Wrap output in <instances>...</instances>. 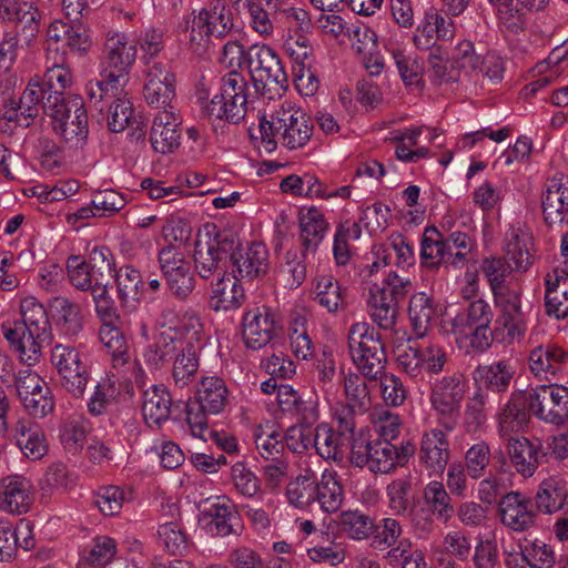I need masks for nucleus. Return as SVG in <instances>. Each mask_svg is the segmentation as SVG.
Returning <instances> with one entry per match:
<instances>
[{
  "label": "nucleus",
  "mask_w": 568,
  "mask_h": 568,
  "mask_svg": "<svg viewBox=\"0 0 568 568\" xmlns=\"http://www.w3.org/2000/svg\"><path fill=\"white\" fill-rule=\"evenodd\" d=\"M452 497L442 481L432 480L423 489L422 500L409 509L414 529L423 535L434 531L438 520L447 524L454 516Z\"/></svg>",
  "instance_id": "obj_8"
},
{
  "label": "nucleus",
  "mask_w": 568,
  "mask_h": 568,
  "mask_svg": "<svg viewBox=\"0 0 568 568\" xmlns=\"http://www.w3.org/2000/svg\"><path fill=\"white\" fill-rule=\"evenodd\" d=\"M232 28V13L223 0H213L185 19L190 49L197 54L206 52L213 37L222 39Z\"/></svg>",
  "instance_id": "obj_2"
},
{
  "label": "nucleus",
  "mask_w": 568,
  "mask_h": 568,
  "mask_svg": "<svg viewBox=\"0 0 568 568\" xmlns=\"http://www.w3.org/2000/svg\"><path fill=\"white\" fill-rule=\"evenodd\" d=\"M34 501V488L22 475H10L0 481V509L8 514L22 515Z\"/></svg>",
  "instance_id": "obj_23"
},
{
  "label": "nucleus",
  "mask_w": 568,
  "mask_h": 568,
  "mask_svg": "<svg viewBox=\"0 0 568 568\" xmlns=\"http://www.w3.org/2000/svg\"><path fill=\"white\" fill-rule=\"evenodd\" d=\"M531 415L538 420L560 426L568 420V388L558 384L526 389Z\"/></svg>",
  "instance_id": "obj_11"
},
{
  "label": "nucleus",
  "mask_w": 568,
  "mask_h": 568,
  "mask_svg": "<svg viewBox=\"0 0 568 568\" xmlns=\"http://www.w3.org/2000/svg\"><path fill=\"white\" fill-rule=\"evenodd\" d=\"M233 272L240 278L252 281L266 274L268 268V251L262 243L253 242L243 245L233 233V247L227 253Z\"/></svg>",
  "instance_id": "obj_19"
},
{
  "label": "nucleus",
  "mask_w": 568,
  "mask_h": 568,
  "mask_svg": "<svg viewBox=\"0 0 568 568\" xmlns=\"http://www.w3.org/2000/svg\"><path fill=\"white\" fill-rule=\"evenodd\" d=\"M343 385L351 410L364 413L371 404L369 392L365 381L358 374L349 373L343 377Z\"/></svg>",
  "instance_id": "obj_59"
},
{
  "label": "nucleus",
  "mask_w": 568,
  "mask_h": 568,
  "mask_svg": "<svg viewBox=\"0 0 568 568\" xmlns=\"http://www.w3.org/2000/svg\"><path fill=\"white\" fill-rule=\"evenodd\" d=\"M474 247V241L466 233L453 232L444 239L436 227L428 226L422 241L420 257L432 267L445 264L463 268L470 261Z\"/></svg>",
  "instance_id": "obj_4"
},
{
  "label": "nucleus",
  "mask_w": 568,
  "mask_h": 568,
  "mask_svg": "<svg viewBox=\"0 0 568 568\" xmlns=\"http://www.w3.org/2000/svg\"><path fill=\"white\" fill-rule=\"evenodd\" d=\"M183 345L171 331L156 332L143 351L144 363L150 369H162L173 361Z\"/></svg>",
  "instance_id": "obj_32"
},
{
  "label": "nucleus",
  "mask_w": 568,
  "mask_h": 568,
  "mask_svg": "<svg viewBox=\"0 0 568 568\" xmlns=\"http://www.w3.org/2000/svg\"><path fill=\"white\" fill-rule=\"evenodd\" d=\"M504 440L511 466L523 477H531L547 456L538 440L531 442L524 436H513Z\"/></svg>",
  "instance_id": "obj_26"
},
{
  "label": "nucleus",
  "mask_w": 568,
  "mask_h": 568,
  "mask_svg": "<svg viewBox=\"0 0 568 568\" xmlns=\"http://www.w3.org/2000/svg\"><path fill=\"white\" fill-rule=\"evenodd\" d=\"M403 528L395 518H383L378 523L374 521V534L371 536L372 547L385 551L396 542L402 540Z\"/></svg>",
  "instance_id": "obj_61"
},
{
  "label": "nucleus",
  "mask_w": 568,
  "mask_h": 568,
  "mask_svg": "<svg viewBox=\"0 0 568 568\" xmlns=\"http://www.w3.org/2000/svg\"><path fill=\"white\" fill-rule=\"evenodd\" d=\"M367 305L372 321L381 329L392 331L394 328L398 315L397 303L387 297L385 291L371 287Z\"/></svg>",
  "instance_id": "obj_44"
},
{
  "label": "nucleus",
  "mask_w": 568,
  "mask_h": 568,
  "mask_svg": "<svg viewBox=\"0 0 568 568\" xmlns=\"http://www.w3.org/2000/svg\"><path fill=\"white\" fill-rule=\"evenodd\" d=\"M535 504L539 511L554 514L568 508V493L554 481H544L538 488Z\"/></svg>",
  "instance_id": "obj_56"
},
{
  "label": "nucleus",
  "mask_w": 568,
  "mask_h": 568,
  "mask_svg": "<svg viewBox=\"0 0 568 568\" xmlns=\"http://www.w3.org/2000/svg\"><path fill=\"white\" fill-rule=\"evenodd\" d=\"M159 538L164 549L173 556L186 554L190 542L185 531L176 523H165L159 527Z\"/></svg>",
  "instance_id": "obj_64"
},
{
  "label": "nucleus",
  "mask_w": 568,
  "mask_h": 568,
  "mask_svg": "<svg viewBox=\"0 0 568 568\" xmlns=\"http://www.w3.org/2000/svg\"><path fill=\"white\" fill-rule=\"evenodd\" d=\"M138 57L134 41L125 32L109 29L102 37V54L100 68L115 80L129 79L130 70Z\"/></svg>",
  "instance_id": "obj_13"
},
{
  "label": "nucleus",
  "mask_w": 568,
  "mask_h": 568,
  "mask_svg": "<svg viewBox=\"0 0 568 568\" xmlns=\"http://www.w3.org/2000/svg\"><path fill=\"white\" fill-rule=\"evenodd\" d=\"M450 459V444L443 429L433 428L422 436L418 460L429 477L444 474Z\"/></svg>",
  "instance_id": "obj_21"
},
{
  "label": "nucleus",
  "mask_w": 568,
  "mask_h": 568,
  "mask_svg": "<svg viewBox=\"0 0 568 568\" xmlns=\"http://www.w3.org/2000/svg\"><path fill=\"white\" fill-rule=\"evenodd\" d=\"M172 395L162 385H153L143 393L142 413L150 426H161L170 418Z\"/></svg>",
  "instance_id": "obj_38"
},
{
  "label": "nucleus",
  "mask_w": 568,
  "mask_h": 568,
  "mask_svg": "<svg viewBox=\"0 0 568 568\" xmlns=\"http://www.w3.org/2000/svg\"><path fill=\"white\" fill-rule=\"evenodd\" d=\"M1 329L10 348L18 354L22 362L32 365L39 359L43 343L30 334L26 324L20 321L7 322L1 325Z\"/></svg>",
  "instance_id": "obj_31"
},
{
  "label": "nucleus",
  "mask_w": 568,
  "mask_h": 568,
  "mask_svg": "<svg viewBox=\"0 0 568 568\" xmlns=\"http://www.w3.org/2000/svg\"><path fill=\"white\" fill-rule=\"evenodd\" d=\"M435 310L426 293H416L410 297L408 315L416 338H423L430 329Z\"/></svg>",
  "instance_id": "obj_48"
},
{
  "label": "nucleus",
  "mask_w": 568,
  "mask_h": 568,
  "mask_svg": "<svg viewBox=\"0 0 568 568\" xmlns=\"http://www.w3.org/2000/svg\"><path fill=\"white\" fill-rule=\"evenodd\" d=\"M50 359L62 387L73 397H82L90 379L89 365L82 354L73 346L57 344Z\"/></svg>",
  "instance_id": "obj_12"
},
{
  "label": "nucleus",
  "mask_w": 568,
  "mask_h": 568,
  "mask_svg": "<svg viewBox=\"0 0 568 568\" xmlns=\"http://www.w3.org/2000/svg\"><path fill=\"white\" fill-rule=\"evenodd\" d=\"M282 328L281 316L265 305L246 311L242 320L243 341L251 349H261L270 344Z\"/></svg>",
  "instance_id": "obj_14"
},
{
  "label": "nucleus",
  "mask_w": 568,
  "mask_h": 568,
  "mask_svg": "<svg viewBox=\"0 0 568 568\" xmlns=\"http://www.w3.org/2000/svg\"><path fill=\"white\" fill-rule=\"evenodd\" d=\"M467 381L460 373L437 378L430 386L429 403L443 427L452 432L460 415Z\"/></svg>",
  "instance_id": "obj_9"
},
{
  "label": "nucleus",
  "mask_w": 568,
  "mask_h": 568,
  "mask_svg": "<svg viewBox=\"0 0 568 568\" xmlns=\"http://www.w3.org/2000/svg\"><path fill=\"white\" fill-rule=\"evenodd\" d=\"M528 367L539 381L559 379L568 374V349L551 342L535 346L528 355Z\"/></svg>",
  "instance_id": "obj_18"
},
{
  "label": "nucleus",
  "mask_w": 568,
  "mask_h": 568,
  "mask_svg": "<svg viewBox=\"0 0 568 568\" xmlns=\"http://www.w3.org/2000/svg\"><path fill=\"white\" fill-rule=\"evenodd\" d=\"M531 412L526 390H515L497 414V432L501 439L513 437L530 423Z\"/></svg>",
  "instance_id": "obj_24"
},
{
  "label": "nucleus",
  "mask_w": 568,
  "mask_h": 568,
  "mask_svg": "<svg viewBox=\"0 0 568 568\" xmlns=\"http://www.w3.org/2000/svg\"><path fill=\"white\" fill-rule=\"evenodd\" d=\"M291 348L294 355L301 359H308L314 354V346L306 328V320L302 316L294 317L288 327Z\"/></svg>",
  "instance_id": "obj_63"
},
{
  "label": "nucleus",
  "mask_w": 568,
  "mask_h": 568,
  "mask_svg": "<svg viewBox=\"0 0 568 568\" xmlns=\"http://www.w3.org/2000/svg\"><path fill=\"white\" fill-rule=\"evenodd\" d=\"M494 317L491 306L483 298L474 300L468 307L458 313L453 322V331L455 334H464L466 329L473 326H489Z\"/></svg>",
  "instance_id": "obj_45"
},
{
  "label": "nucleus",
  "mask_w": 568,
  "mask_h": 568,
  "mask_svg": "<svg viewBox=\"0 0 568 568\" xmlns=\"http://www.w3.org/2000/svg\"><path fill=\"white\" fill-rule=\"evenodd\" d=\"M317 489L316 501L325 513H335L341 508L344 494L335 471L325 470L317 483Z\"/></svg>",
  "instance_id": "obj_54"
},
{
  "label": "nucleus",
  "mask_w": 568,
  "mask_h": 568,
  "mask_svg": "<svg viewBox=\"0 0 568 568\" xmlns=\"http://www.w3.org/2000/svg\"><path fill=\"white\" fill-rule=\"evenodd\" d=\"M317 477L314 470L305 468L286 485V498L296 508H306L318 497Z\"/></svg>",
  "instance_id": "obj_42"
},
{
  "label": "nucleus",
  "mask_w": 568,
  "mask_h": 568,
  "mask_svg": "<svg viewBox=\"0 0 568 568\" xmlns=\"http://www.w3.org/2000/svg\"><path fill=\"white\" fill-rule=\"evenodd\" d=\"M57 324L68 336H77L83 327L80 305L69 298L58 296L52 302Z\"/></svg>",
  "instance_id": "obj_50"
},
{
  "label": "nucleus",
  "mask_w": 568,
  "mask_h": 568,
  "mask_svg": "<svg viewBox=\"0 0 568 568\" xmlns=\"http://www.w3.org/2000/svg\"><path fill=\"white\" fill-rule=\"evenodd\" d=\"M206 515L211 518L209 528L212 534L220 537L240 534L239 514L229 503L212 504L206 510Z\"/></svg>",
  "instance_id": "obj_46"
},
{
  "label": "nucleus",
  "mask_w": 568,
  "mask_h": 568,
  "mask_svg": "<svg viewBox=\"0 0 568 568\" xmlns=\"http://www.w3.org/2000/svg\"><path fill=\"white\" fill-rule=\"evenodd\" d=\"M500 523L511 531L524 532L536 525L537 514L529 497L519 491H509L498 501Z\"/></svg>",
  "instance_id": "obj_20"
},
{
  "label": "nucleus",
  "mask_w": 568,
  "mask_h": 568,
  "mask_svg": "<svg viewBox=\"0 0 568 568\" xmlns=\"http://www.w3.org/2000/svg\"><path fill=\"white\" fill-rule=\"evenodd\" d=\"M68 276L71 284L80 291H89L92 295L95 312L99 318L114 316L115 306L109 294V280H98L95 268L81 256L73 255L67 262Z\"/></svg>",
  "instance_id": "obj_10"
},
{
  "label": "nucleus",
  "mask_w": 568,
  "mask_h": 568,
  "mask_svg": "<svg viewBox=\"0 0 568 568\" xmlns=\"http://www.w3.org/2000/svg\"><path fill=\"white\" fill-rule=\"evenodd\" d=\"M348 349L356 368L368 379L377 381L387 362L382 335L371 324L357 322L348 331Z\"/></svg>",
  "instance_id": "obj_3"
},
{
  "label": "nucleus",
  "mask_w": 568,
  "mask_h": 568,
  "mask_svg": "<svg viewBox=\"0 0 568 568\" xmlns=\"http://www.w3.org/2000/svg\"><path fill=\"white\" fill-rule=\"evenodd\" d=\"M40 80L49 92L45 101H43V108L45 103H49V99L54 101V97H57L58 103L68 100V97L64 95V91L72 83V73L70 69L63 64V55L55 52L51 61L50 52L47 53L45 71Z\"/></svg>",
  "instance_id": "obj_37"
},
{
  "label": "nucleus",
  "mask_w": 568,
  "mask_h": 568,
  "mask_svg": "<svg viewBox=\"0 0 568 568\" xmlns=\"http://www.w3.org/2000/svg\"><path fill=\"white\" fill-rule=\"evenodd\" d=\"M0 19L14 24L26 33V43L34 42L40 31L41 14L37 7L24 0H0Z\"/></svg>",
  "instance_id": "obj_29"
},
{
  "label": "nucleus",
  "mask_w": 568,
  "mask_h": 568,
  "mask_svg": "<svg viewBox=\"0 0 568 568\" xmlns=\"http://www.w3.org/2000/svg\"><path fill=\"white\" fill-rule=\"evenodd\" d=\"M16 444L30 460H40L48 453L43 430L31 422L19 420L14 427Z\"/></svg>",
  "instance_id": "obj_39"
},
{
  "label": "nucleus",
  "mask_w": 568,
  "mask_h": 568,
  "mask_svg": "<svg viewBox=\"0 0 568 568\" xmlns=\"http://www.w3.org/2000/svg\"><path fill=\"white\" fill-rule=\"evenodd\" d=\"M174 75L168 64L154 62L146 69L144 83V98L150 105L158 109L173 108L172 100L175 97Z\"/></svg>",
  "instance_id": "obj_22"
},
{
  "label": "nucleus",
  "mask_w": 568,
  "mask_h": 568,
  "mask_svg": "<svg viewBox=\"0 0 568 568\" xmlns=\"http://www.w3.org/2000/svg\"><path fill=\"white\" fill-rule=\"evenodd\" d=\"M516 374L515 366L509 359H501L480 369V376L486 387L494 393H506Z\"/></svg>",
  "instance_id": "obj_53"
},
{
  "label": "nucleus",
  "mask_w": 568,
  "mask_h": 568,
  "mask_svg": "<svg viewBox=\"0 0 568 568\" xmlns=\"http://www.w3.org/2000/svg\"><path fill=\"white\" fill-rule=\"evenodd\" d=\"M245 300L244 288L240 283V277L235 274L223 273L215 283H212V293L210 296V308L220 311H230L239 308Z\"/></svg>",
  "instance_id": "obj_35"
},
{
  "label": "nucleus",
  "mask_w": 568,
  "mask_h": 568,
  "mask_svg": "<svg viewBox=\"0 0 568 568\" xmlns=\"http://www.w3.org/2000/svg\"><path fill=\"white\" fill-rule=\"evenodd\" d=\"M227 388L217 376L203 377L197 386L196 397L185 407L186 423L191 435L205 439L207 415L220 414L227 402Z\"/></svg>",
  "instance_id": "obj_6"
},
{
  "label": "nucleus",
  "mask_w": 568,
  "mask_h": 568,
  "mask_svg": "<svg viewBox=\"0 0 568 568\" xmlns=\"http://www.w3.org/2000/svg\"><path fill=\"white\" fill-rule=\"evenodd\" d=\"M328 222L324 214L315 206L310 207L300 215V240L302 255L315 254L328 231Z\"/></svg>",
  "instance_id": "obj_34"
},
{
  "label": "nucleus",
  "mask_w": 568,
  "mask_h": 568,
  "mask_svg": "<svg viewBox=\"0 0 568 568\" xmlns=\"http://www.w3.org/2000/svg\"><path fill=\"white\" fill-rule=\"evenodd\" d=\"M100 77L101 79L99 80L88 82L87 97L91 108L103 113L106 106L114 103L115 100L122 99L121 94L129 79H121L119 77L115 80L113 77H109L102 68H100Z\"/></svg>",
  "instance_id": "obj_33"
},
{
  "label": "nucleus",
  "mask_w": 568,
  "mask_h": 568,
  "mask_svg": "<svg viewBox=\"0 0 568 568\" xmlns=\"http://www.w3.org/2000/svg\"><path fill=\"white\" fill-rule=\"evenodd\" d=\"M21 323L26 324L30 334L43 344L51 341V325L44 306L33 296L23 298L20 303Z\"/></svg>",
  "instance_id": "obj_40"
},
{
  "label": "nucleus",
  "mask_w": 568,
  "mask_h": 568,
  "mask_svg": "<svg viewBox=\"0 0 568 568\" xmlns=\"http://www.w3.org/2000/svg\"><path fill=\"white\" fill-rule=\"evenodd\" d=\"M250 138L256 141L257 148L273 152L278 144L287 150L304 148L312 138L313 124L306 113L291 102H284L271 114L260 119L257 130L248 129Z\"/></svg>",
  "instance_id": "obj_1"
},
{
  "label": "nucleus",
  "mask_w": 568,
  "mask_h": 568,
  "mask_svg": "<svg viewBox=\"0 0 568 568\" xmlns=\"http://www.w3.org/2000/svg\"><path fill=\"white\" fill-rule=\"evenodd\" d=\"M395 445L387 440L366 442L354 439L351 445V463L367 467L375 474H387L396 467Z\"/></svg>",
  "instance_id": "obj_17"
},
{
  "label": "nucleus",
  "mask_w": 568,
  "mask_h": 568,
  "mask_svg": "<svg viewBox=\"0 0 568 568\" xmlns=\"http://www.w3.org/2000/svg\"><path fill=\"white\" fill-rule=\"evenodd\" d=\"M118 318L116 310L111 318H100L102 325L99 329V337L113 361L118 364H124L128 355V344L119 327L113 325V321Z\"/></svg>",
  "instance_id": "obj_51"
},
{
  "label": "nucleus",
  "mask_w": 568,
  "mask_h": 568,
  "mask_svg": "<svg viewBox=\"0 0 568 568\" xmlns=\"http://www.w3.org/2000/svg\"><path fill=\"white\" fill-rule=\"evenodd\" d=\"M116 284V295L124 308H132L139 301V288L142 284V277L138 270L132 266H121L113 273Z\"/></svg>",
  "instance_id": "obj_49"
},
{
  "label": "nucleus",
  "mask_w": 568,
  "mask_h": 568,
  "mask_svg": "<svg viewBox=\"0 0 568 568\" xmlns=\"http://www.w3.org/2000/svg\"><path fill=\"white\" fill-rule=\"evenodd\" d=\"M203 113L210 120H226L237 123L245 116L244 109L232 101L229 103L222 94L216 93L209 102L203 103Z\"/></svg>",
  "instance_id": "obj_60"
},
{
  "label": "nucleus",
  "mask_w": 568,
  "mask_h": 568,
  "mask_svg": "<svg viewBox=\"0 0 568 568\" xmlns=\"http://www.w3.org/2000/svg\"><path fill=\"white\" fill-rule=\"evenodd\" d=\"M504 257L516 272H527L534 263V237L528 229L511 225L504 239Z\"/></svg>",
  "instance_id": "obj_27"
},
{
  "label": "nucleus",
  "mask_w": 568,
  "mask_h": 568,
  "mask_svg": "<svg viewBox=\"0 0 568 568\" xmlns=\"http://www.w3.org/2000/svg\"><path fill=\"white\" fill-rule=\"evenodd\" d=\"M277 403L280 408L292 415L306 419L313 413L314 403L311 397L305 398L290 385H280L277 390Z\"/></svg>",
  "instance_id": "obj_57"
},
{
  "label": "nucleus",
  "mask_w": 568,
  "mask_h": 568,
  "mask_svg": "<svg viewBox=\"0 0 568 568\" xmlns=\"http://www.w3.org/2000/svg\"><path fill=\"white\" fill-rule=\"evenodd\" d=\"M454 31L449 18L440 14L435 8H429L416 28L413 42L419 50H435L437 41L453 38Z\"/></svg>",
  "instance_id": "obj_30"
},
{
  "label": "nucleus",
  "mask_w": 568,
  "mask_h": 568,
  "mask_svg": "<svg viewBox=\"0 0 568 568\" xmlns=\"http://www.w3.org/2000/svg\"><path fill=\"white\" fill-rule=\"evenodd\" d=\"M49 99L43 112L51 118L53 131L71 146H81L89 134L88 114L79 95H69L64 102Z\"/></svg>",
  "instance_id": "obj_7"
},
{
  "label": "nucleus",
  "mask_w": 568,
  "mask_h": 568,
  "mask_svg": "<svg viewBox=\"0 0 568 568\" xmlns=\"http://www.w3.org/2000/svg\"><path fill=\"white\" fill-rule=\"evenodd\" d=\"M48 37L54 42H63L73 53L85 55L92 45L90 30L82 23L67 24L63 21H53L48 29Z\"/></svg>",
  "instance_id": "obj_36"
},
{
  "label": "nucleus",
  "mask_w": 568,
  "mask_h": 568,
  "mask_svg": "<svg viewBox=\"0 0 568 568\" xmlns=\"http://www.w3.org/2000/svg\"><path fill=\"white\" fill-rule=\"evenodd\" d=\"M207 240L199 239L195 243L194 263L202 278H210L215 273L223 272L229 262L227 253L233 247V233L231 231L216 232L213 237L206 234Z\"/></svg>",
  "instance_id": "obj_15"
},
{
  "label": "nucleus",
  "mask_w": 568,
  "mask_h": 568,
  "mask_svg": "<svg viewBox=\"0 0 568 568\" xmlns=\"http://www.w3.org/2000/svg\"><path fill=\"white\" fill-rule=\"evenodd\" d=\"M339 526L342 531L353 540H367L374 534V519L359 510L343 511Z\"/></svg>",
  "instance_id": "obj_55"
},
{
  "label": "nucleus",
  "mask_w": 568,
  "mask_h": 568,
  "mask_svg": "<svg viewBox=\"0 0 568 568\" xmlns=\"http://www.w3.org/2000/svg\"><path fill=\"white\" fill-rule=\"evenodd\" d=\"M315 300L328 312L334 313L346 306L344 292L332 275H318L315 280Z\"/></svg>",
  "instance_id": "obj_52"
},
{
  "label": "nucleus",
  "mask_w": 568,
  "mask_h": 568,
  "mask_svg": "<svg viewBox=\"0 0 568 568\" xmlns=\"http://www.w3.org/2000/svg\"><path fill=\"white\" fill-rule=\"evenodd\" d=\"M246 64L253 87L261 95L274 99L287 89V74L278 54L270 45H251L246 51Z\"/></svg>",
  "instance_id": "obj_5"
},
{
  "label": "nucleus",
  "mask_w": 568,
  "mask_h": 568,
  "mask_svg": "<svg viewBox=\"0 0 568 568\" xmlns=\"http://www.w3.org/2000/svg\"><path fill=\"white\" fill-rule=\"evenodd\" d=\"M18 397L24 409L33 417L42 418L54 408V399L50 387L36 372H19L16 377Z\"/></svg>",
  "instance_id": "obj_16"
},
{
  "label": "nucleus",
  "mask_w": 568,
  "mask_h": 568,
  "mask_svg": "<svg viewBox=\"0 0 568 568\" xmlns=\"http://www.w3.org/2000/svg\"><path fill=\"white\" fill-rule=\"evenodd\" d=\"M546 314L557 320L568 316V275L547 274L545 278Z\"/></svg>",
  "instance_id": "obj_41"
},
{
  "label": "nucleus",
  "mask_w": 568,
  "mask_h": 568,
  "mask_svg": "<svg viewBox=\"0 0 568 568\" xmlns=\"http://www.w3.org/2000/svg\"><path fill=\"white\" fill-rule=\"evenodd\" d=\"M348 445V437H343L342 434L336 433L335 429L327 425L321 424L316 427L313 437V446L322 458L341 462L344 458Z\"/></svg>",
  "instance_id": "obj_43"
},
{
  "label": "nucleus",
  "mask_w": 568,
  "mask_h": 568,
  "mask_svg": "<svg viewBox=\"0 0 568 568\" xmlns=\"http://www.w3.org/2000/svg\"><path fill=\"white\" fill-rule=\"evenodd\" d=\"M541 207L544 220L549 226L568 223V179L555 175L546 181Z\"/></svg>",
  "instance_id": "obj_25"
},
{
  "label": "nucleus",
  "mask_w": 568,
  "mask_h": 568,
  "mask_svg": "<svg viewBox=\"0 0 568 568\" xmlns=\"http://www.w3.org/2000/svg\"><path fill=\"white\" fill-rule=\"evenodd\" d=\"M495 341L505 345L520 342L526 332L524 317L497 316L493 328Z\"/></svg>",
  "instance_id": "obj_62"
},
{
  "label": "nucleus",
  "mask_w": 568,
  "mask_h": 568,
  "mask_svg": "<svg viewBox=\"0 0 568 568\" xmlns=\"http://www.w3.org/2000/svg\"><path fill=\"white\" fill-rule=\"evenodd\" d=\"M181 124V116L174 108L158 111L150 133V141L155 152L169 154L180 146Z\"/></svg>",
  "instance_id": "obj_28"
},
{
  "label": "nucleus",
  "mask_w": 568,
  "mask_h": 568,
  "mask_svg": "<svg viewBox=\"0 0 568 568\" xmlns=\"http://www.w3.org/2000/svg\"><path fill=\"white\" fill-rule=\"evenodd\" d=\"M490 460V446L485 440H478L466 450L463 466L466 468L468 477L480 479L485 476Z\"/></svg>",
  "instance_id": "obj_58"
},
{
  "label": "nucleus",
  "mask_w": 568,
  "mask_h": 568,
  "mask_svg": "<svg viewBox=\"0 0 568 568\" xmlns=\"http://www.w3.org/2000/svg\"><path fill=\"white\" fill-rule=\"evenodd\" d=\"M171 363L175 386L184 388L194 381L199 371V355L191 342L182 346Z\"/></svg>",
  "instance_id": "obj_47"
}]
</instances>
